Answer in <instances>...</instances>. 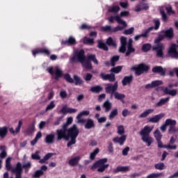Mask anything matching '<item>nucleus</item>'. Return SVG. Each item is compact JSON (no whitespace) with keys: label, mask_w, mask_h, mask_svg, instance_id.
Listing matches in <instances>:
<instances>
[{"label":"nucleus","mask_w":178,"mask_h":178,"mask_svg":"<svg viewBox=\"0 0 178 178\" xmlns=\"http://www.w3.org/2000/svg\"><path fill=\"white\" fill-rule=\"evenodd\" d=\"M72 122L73 118H68L67 119V122L63 125V128L56 131L57 140H58V141H60L62 138L69 141V138H71V140L67 144V147H72V145L76 144V138H77V136H79V128H77V125L76 124L67 129L69 125L72 124Z\"/></svg>","instance_id":"nucleus-1"},{"label":"nucleus","mask_w":178,"mask_h":178,"mask_svg":"<svg viewBox=\"0 0 178 178\" xmlns=\"http://www.w3.org/2000/svg\"><path fill=\"white\" fill-rule=\"evenodd\" d=\"M84 54L85 51L83 49L76 51L74 54V56L72 58V60H78V62L81 63L83 67L90 70L92 69V65L91 64V61L86 60V58Z\"/></svg>","instance_id":"nucleus-2"},{"label":"nucleus","mask_w":178,"mask_h":178,"mask_svg":"<svg viewBox=\"0 0 178 178\" xmlns=\"http://www.w3.org/2000/svg\"><path fill=\"white\" fill-rule=\"evenodd\" d=\"M153 129L154 127L145 126L139 132L142 141L147 144V147H151V144L154 143V138L149 136Z\"/></svg>","instance_id":"nucleus-3"},{"label":"nucleus","mask_w":178,"mask_h":178,"mask_svg":"<svg viewBox=\"0 0 178 178\" xmlns=\"http://www.w3.org/2000/svg\"><path fill=\"white\" fill-rule=\"evenodd\" d=\"M165 38V35L159 34L158 38L154 40V42L156 44L153 47V49L156 51V56L159 58H163V49H165V46L160 42L161 41H163Z\"/></svg>","instance_id":"nucleus-4"},{"label":"nucleus","mask_w":178,"mask_h":178,"mask_svg":"<svg viewBox=\"0 0 178 178\" xmlns=\"http://www.w3.org/2000/svg\"><path fill=\"white\" fill-rule=\"evenodd\" d=\"M116 20V22H118V24H121V25H118L116 27H115L114 29H113L112 31H113V33H116L117 31H122V30H124V29H126V27H127V23L126 22V21L123 20L120 16L119 15H115V16H111L108 20L110 23H113V20Z\"/></svg>","instance_id":"nucleus-5"},{"label":"nucleus","mask_w":178,"mask_h":178,"mask_svg":"<svg viewBox=\"0 0 178 178\" xmlns=\"http://www.w3.org/2000/svg\"><path fill=\"white\" fill-rule=\"evenodd\" d=\"M108 162V159H102L97 162H95L91 167V169L94 170V169H97V172L99 173H102V172H105V169L109 168V164H105Z\"/></svg>","instance_id":"nucleus-6"},{"label":"nucleus","mask_w":178,"mask_h":178,"mask_svg":"<svg viewBox=\"0 0 178 178\" xmlns=\"http://www.w3.org/2000/svg\"><path fill=\"white\" fill-rule=\"evenodd\" d=\"M12 173H15V178H22V173H23V168H22V163L18 162L15 168L11 169ZM3 178H9V173L5 172L3 174ZM13 178V177H10Z\"/></svg>","instance_id":"nucleus-7"},{"label":"nucleus","mask_w":178,"mask_h":178,"mask_svg":"<svg viewBox=\"0 0 178 178\" xmlns=\"http://www.w3.org/2000/svg\"><path fill=\"white\" fill-rule=\"evenodd\" d=\"M131 69L135 72L136 76H141L143 73L149 70V66L145 64H140L138 65L132 67Z\"/></svg>","instance_id":"nucleus-8"},{"label":"nucleus","mask_w":178,"mask_h":178,"mask_svg":"<svg viewBox=\"0 0 178 178\" xmlns=\"http://www.w3.org/2000/svg\"><path fill=\"white\" fill-rule=\"evenodd\" d=\"M106 87L105 88V92L106 94H110L111 97H113V95L118 91V88H119V84L118 81H115L113 85L106 84Z\"/></svg>","instance_id":"nucleus-9"},{"label":"nucleus","mask_w":178,"mask_h":178,"mask_svg":"<svg viewBox=\"0 0 178 178\" xmlns=\"http://www.w3.org/2000/svg\"><path fill=\"white\" fill-rule=\"evenodd\" d=\"M178 45L176 44H172L170 49L168 51V55L171 58H174L175 59H178Z\"/></svg>","instance_id":"nucleus-10"},{"label":"nucleus","mask_w":178,"mask_h":178,"mask_svg":"<svg viewBox=\"0 0 178 178\" xmlns=\"http://www.w3.org/2000/svg\"><path fill=\"white\" fill-rule=\"evenodd\" d=\"M177 139V136H173L170 138L168 145H165L164 148L166 149H177V145H175L174 143H176V140Z\"/></svg>","instance_id":"nucleus-11"},{"label":"nucleus","mask_w":178,"mask_h":178,"mask_svg":"<svg viewBox=\"0 0 178 178\" xmlns=\"http://www.w3.org/2000/svg\"><path fill=\"white\" fill-rule=\"evenodd\" d=\"M100 77L102 80H108V81L113 82L116 80L115 74H105L104 72L100 73Z\"/></svg>","instance_id":"nucleus-12"},{"label":"nucleus","mask_w":178,"mask_h":178,"mask_svg":"<svg viewBox=\"0 0 178 178\" xmlns=\"http://www.w3.org/2000/svg\"><path fill=\"white\" fill-rule=\"evenodd\" d=\"M100 77L102 80H108V81L113 82L116 80L115 74H105L104 72L100 73Z\"/></svg>","instance_id":"nucleus-13"},{"label":"nucleus","mask_w":178,"mask_h":178,"mask_svg":"<svg viewBox=\"0 0 178 178\" xmlns=\"http://www.w3.org/2000/svg\"><path fill=\"white\" fill-rule=\"evenodd\" d=\"M153 30H154V27L152 26L147 28L143 33H141L140 35L135 36L134 38L135 41H138V40H140V38H147L149 33H151V31H152Z\"/></svg>","instance_id":"nucleus-14"},{"label":"nucleus","mask_w":178,"mask_h":178,"mask_svg":"<svg viewBox=\"0 0 178 178\" xmlns=\"http://www.w3.org/2000/svg\"><path fill=\"white\" fill-rule=\"evenodd\" d=\"M121 47L119 49V52L124 54L126 52V45L127 44V38L124 36H122L120 38Z\"/></svg>","instance_id":"nucleus-15"},{"label":"nucleus","mask_w":178,"mask_h":178,"mask_svg":"<svg viewBox=\"0 0 178 178\" xmlns=\"http://www.w3.org/2000/svg\"><path fill=\"white\" fill-rule=\"evenodd\" d=\"M153 73H159L161 76H165L166 68H163L161 66H156L152 68Z\"/></svg>","instance_id":"nucleus-16"},{"label":"nucleus","mask_w":178,"mask_h":178,"mask_svg":"<svg viewBox=\"0 0 178 178\" xmlns=\"http://www.w3.org/2000/svg\"><path fill=\"white\" fill-rule=\"evenodd\" d=\"M161 90L163 91L164 94L166 95H171V97H176L177 95V90L173 89L170 90L168 88H161Z\"/></svg>","instance_id":"nucleus-17"},{"label":"nucleus","mask_w":178,"mask_h":178,"mask_svg":"<svg viewBox=\"0 0 178 178\" xmlns=\"http://www.w3.org/2000/svg\"><path fill=\"white\" fill-rule=\"evenodd\" d=\"M162 118H165V113H160L149 119V123H158Z\"/></svg>","instance_id":"nucleus-18"},{"label":"nucleus","mask_w":178,"mask_h":178,"mask_svg":"<svg viewBox=\"0 0 178 178\" xmlns=\"http://www.w3.org/2000/svg\"><path fill=\"white\" fill-rule=\"evenodd\" d=\"M126 138H127V136L122 135L121 137H115L113 139V143H116L120 144V145H123L124 144V141H126Z\"/></svg>","instance_id":"nucleus-19"},{"label":"nucleus","mask_w":178,"mask_h":178,"mask_svg":"<svg viewBox=\"0 0 178 178\" xmlns=\"http://www.w3.org/2000/svg\"><path fill=\"white\" fill-rule=\"evenodd\" d=\"M95 127V123L94 120L91 118H88L86 121L85 129L90 130V129H94Z\"/></svg>","instance_id":"nucleus-20"},{"label":"nucleus","mask_w":178,"mask_h":178,"mask_svg":"<svg viewBox=\"0 0 178 178\" xmlns=\"http://www.w3.org/2000/svg\"><path fill=\"white\" fill-rule=\"evenodd\" d=\"M54 73L56 75V80H58L60 79V77H62V76H63V71H62V70L58 66H56L54 67Z\"/></svg>","instance_id":"nucleus-21"},{"label":"nucleus","mask_w":178,"mask_h":178,"mask_svg":"<svg viewBox=\"0 0 178 178\" xmlns=\"http://www.w3.org/2000/svg\"><path fill=\"white\" fill-rule=\"evenodd\" d=\"M44 141L47 144H54L55 142V134H51L46 136Z\"/></svg>","instance_id":"nucleus-22"},{"label":"nucleus","mask_w":178,"mask_h":178,"mask_svg":"<svg viewBox=\"0 0 178 178\" xmlns=\"http://www.w3.org/2000/svg\"><path fill=\"white\" fill-rule=\"evenodd\" d=\"M162 33H164L165 38H168V40H172V38H173V28H170L165 31H163Z\"/></svg>","instance_id":"nucleus-23"},{"label":"nucleus","mask_w":178,"mask_h":178,"mask_svg":"<svg viewBox=\"0 0 178 178\" xmlns=\"http://www.w3.org/2000/svg\"><path fill=\"white\" fill-rule=\"evenodd\" d=\"M130 170L129 166H118L114 170V173H119V172H126Z\"/></svg>","instance_id":"nucleus-24"},{"label":"nucleus","mask_w":178,"mask_h":178,"mask_svg":"<svg viewBox=\"0 0 178 178\" xmlns=\"http://www.w3.org/2000/svg\"><path fill=\"white\" fill-rule=\"evenodd\" d=\"M73 79L75 86H83L84 84V81L79 75H74Z\"/></svg>","instance_id":"nucleus-25"},{"label":"nucleus","mask_w":178,"mask_h":178,"mask_svg":"<svg viewBox=\"0 0 178 178\" xmlns=\"http://www.w3.org/2000/svg\"><path fill=\"white\" fill-rule=\"evenodd\" d=\"M133 75L124 76L122 81V86H125L130 84L133 81Z\"/></svg>","instance_id":"nucleus-26"},{"label":"nucleus","mask_w":178,"mask_h":178,"mask_svg":"<svg viewBox=\"0 0 178 178\" xmlns=\"http://www.w3.org/2000/svg\"><path fill=\"white\" fill-rule=\"evenodd\" d=\"M170 99V97L162 98L156 104V106H157V108L163 106V105H166V104L169 102Z\"/></svg>","instance_id":"nucleus-27"},{"label":"nucleus","mask_w":178,"mask_h":178,"mask_svg":"<svg viewBox=\"0 0 178 178\" xmlns=\"http://www.w3.org/2000/svg\"><path fill=\"white\" fill-rule=\"evenodd\" d=\"M34 131H35V123H33L32 124L29 125L25 131V132L26 133V134H28V136H31V134H33Z\"/></svg>","instance_id":"nucleus-28"},{"label":"nucleus","mask_w":178,"mask_h":178,"mask_svg":"<svg viewBox=\"0 0 178 178\" xmlns=\"http://www.w3.org/2000/svg\"><path fill=\"white\" fill-rule=\"evenodd\" d=\"M22 124H23V122L22 120H19L15 131V129H13V128H10L9 129L10 133H11V134H15V133L17 134L18 133H20V129H22Z\"/></svg>","instance_id":"nucleus-29"},{"label":"nucleus","mask_w":178,"mask_h":178,"mask_svg":"<svg viewBox=\"0 0 178 178\" xmlns=\"http://www.w3.org/2000/svg\"><path fill=\"white\" fill-rule=\"evenodd\" d=\"M102 108L105 109V112H109L112 109V103L109 100H106L102 105Z\"/></svg>","instance_id":"nucleus-30"},{"label":"nucleus","mask_w":178,"mask_h":178,"mask_svg":"<svg viewBox=\"0 0 178 178\" xmlns=\"http://www.w3.org/2000/svg\"><path fill=\"white\" fill-rule=\"evenodd\" d=\"M37 54H45V55H49V51L47 49H39L33 51V56H35Z\"/></svg>","instance_id":"nucleus-31"},{"label":"nucleus","mask_w":178,"mask_h":178,"mask_svg":"<svg viewBox=\"0 0 178 178\" xmlns=\"http://www.w3.org/2000/svg\"><path fill=\"white\" fill-rule=\"evenodd\" d=\"M106 44L108 45L109 47H113V48H116V40H113L111 37H109L106 42Z\"/></svg>","instance_id":"nucleus-32"},{"label":"nucleus","mask_w":178,"mask_h":178,"mask_svg":"<svg viewBox=\"0 0 178 178\" xmlns=\"http://www.w3.org/2000/svg\"><path fill=\"white\" fill-rule=\"evenodd\" d=\"M54 156L53 153H48L47 154L43 159H40L39 161L40 163H47V161H48L50 158H52Z\"/></svg>","instance_id":"nucleus-33"},{"label":"nucleus","mask_w":178,"mask_h":178,"mask_svg":"<svg viewBox=\"0 0 178 178\" xmlns=\"http://www.w3.org/2000/svg\"><path fill=\"white\" fill-rule=\"evenodd\" d=\"M153 112H154V109H152V108L147 109V110L145 111L143 113H142L139 115V118H140V119L147 118L149 115V113H153Z\"/></svg>","instance_id":"nucleus-34"},{"label":"nucleus","mask_w":178,"mask_h":178,"mask_svg":"<svg viewBox=\"0 0 178 178\" xmlns=\"http://www.w3.org/2000/svg\"><path fill=\"white\" fill-rule=\"evenodd\" d=\"M163 177V172H153L146 177V178H160Z\"/></svg>","instance_id":"nucleus-35"},{"label":"nucleus","mask_w":178,"mask_h":178,"mask_svg":"<svg viewBox=\"0 0 178 178\" xmlns=\"http://www.w3.org/2000/svg\"><path fill=\"white\" fill-rule=\"evenodd\" d=\"M102 90H104V88H102V86H92L90 88V91L92 92H96L97 94L101 92V91H102Z\"/></svg>","instance_id":"nucleus-36"},{"label":"nucleus","mask_w":178,"mask_h":178,"mask_svg":"<svg viewBox=\"0 0 178 178\" xmlns=\"http://www.w3.org/2000/svg\"><path fill=\"white\" fill-rule=\"evenodd\" d=\"M6 134H8V127H0V137L1 138H5Z\"/></svg>","instance_id":"nucleus-37"},{"label":"nucleus","mask_w":178,"mask_h":178,"mask_svg":"<svg viewBox=\"0 0 178 178\" xmlns=\"http://www.w3.org/2000/svg\"><path fill=\"white\" fill-rule=\"evenodd\" d=\"M116 116H118V108H114L108 115V118L110 120H113Z\"/></svg>","instance_id":"nucleus-38"},{"label":"nucleus","mask_w":178,"mask_h":178,"mask_svg":"<svg viewBox=\"0 0 178 178\" xmlns=\"http://www.w3.org/2000/svg\"><path fill=\"white\" fill-rule=\"evenodd\" d=\"M0 151H1V152L0 153V158L1 159H3V158H6V147L5 146H1L0 147Z\"/></svg>","instance_id":"nucleus-39"},{"label":"nucleus","mask_w":178,"mask_h":178,"mask_svg":"<svg viewBox=\"0 0 178 178\" xmlns=\"http://www.w3.org/2000/svg\"><path fill=\"white\" fill-rule=\"evenodd\" d=\"M86 60H89L90 62L92 60V62L95 63V65H98V60H97L95 54H89L88 56V60L86 58Z\"/></svg>","instance_id":"nucleus-40"},{"label":"nucleus","mask_w":178,"mask_h":178,"mask_svg":"<svg viewBox=\"0 0 178 178\" xmlns=\"http://www.w3.org/2000/svg\"><path fill=\"white\" fill-rule=\"evenodd\" d=\"M64 79L67 81V83H70V84H73V83H74V79L72 78L69 74H64Z\"/></svg>","instance_id":"nucleus-41"},{"label":"nucleus","mask_w":178,"mask_h":178,"mask_svg":"<svg viewBox=\"0 0 178 178\" xmlns=\"http://www.w3.org/2000/svg\"><path fill=\"white\" fill-rule=\"evenodd\" d=\"M79 161H80V157H74L69 161V165H70V166H75V165L79 163Z\"/></svg>","instance_id":"nucleus-42"},{"label":"nucleus","mask_w":178,"mask_h":178,"mask_svg":"<svg viewBox=\"0 0 178 178\" xmlns=\"http://www.w3.org/2000/svg\"><path fill=\"white\" fill-rule=\"evenodd\" d=\"M119 59H120V56H114L111 58L110 63H111V66H113V67H114V66H115L116 62H118L119 60Z\"/></svg>","instance_id":"nucleus-43"},{"label":"nucleus","mask_w":178,"mask_h":178,"mask_svg":"<svg viewBox=\"0 0 178 178\" xmlns=\"http://www.w3.org/2000/svg\"><path fill=\"white\" fill-rule=\"evenodd\" d=\"M165 125L167 126H170V127L171 126L174 127L177 124V122H176V120H172V119H167L165 122Z\"/></svg>","instance_id":"nucleus-44"},{"label":"nucleus","mask_w":178,"mask_h":178,"mask_svg":"<svg viewBox=\"0 0 178 178\" xmlns=\"http://www.w3.org/2000/svg\"><path fill=\"white\" fill-rule=\"evenodd\" d=\"M113 95H114L116 99H120V101L124 99V98L126 97V95L122 93H119V92L118 91L115 93H114Z\"/></svg>","instance_id":"nucleus-45"},{"label":"nucleus","mask_w":178,"mask_h":178,"mask_svg":"<svg viewBox=\"0 0 178 178\" xmlns=\"http://www.w3.org/2000/svg\"><path fill=\"white\" fill-rule=\"evenodd\" d=\"M44 175V172L40 170H36L34 174L32 175L33 178H40L41 176Z\"/></svg>","instance_id":"nucleus-46"},{"label":"nucleus","mask_w":178,"mask_h":178,"mask_svg":"<svg viewBox=\"0 0 178 178\" xmlns=\"http://www.w3.org/2000/svg\"><path fill=\"white\" fill-rule=\"evenodd\" d=\"M98 47L100 48V49H104V51H108V48L106 47V44L102 42V40H99L98 42Z\"/></svg>","instance_id":"nucleus-47"},{"label":"nucleus","mask_w":178,"mask_h":178,"mask_svg":"<svg viewBox=\"0 0 178 178\" xmlns=\"http://www.w3.org/2000/svg\"><path fill=\"white\" fill-rule=\"evenodd\" d=\"M154 136L156 141L161 140V138H162V134H161V131H159V129H156L154 132Z\"/></svg>","instance_id":"nucleus-48"},{"label":"nucleus","mask_w":178,"mask_h":178,"mask_svg":"<svg viewBox=\"0 0 178 178\" xmlns=\"http://www.w3.org/2000/svg\"><path fill=\"white\" fill-rule=\"evenodd\" d=\"M117 129L118 134H119L120 136H124L123 134H124V127H123V125L118 126Z\"/></svg>","instance_id":"nucleus-49"},{"label":"nucleus","mask_w":178,"mask_h":178,"mask_svg":"<svg viewBox=\"0 0 178 178\" xmlns=\"http://www.w3.org/2000/svg\"><path fill=\"white\" fill-rule=\"evenodd\" d=\"M154 168L157 170H163V169H165V163H156L155 164Z\"/></svg>","instance_id":"nucleus-50"},{"label":"nucleus","mask_w":178,"mask_h":178,"mask_svg":"<svg viewBox=\"0 0 178 178\" xmlns=\"http://www.w3.org/2000/svg\"><path fill=\"white\" fill-rule=\"evenodd\" d=\"M153 22L155 24V26H152L153 27V30H158V29H159V26H161V21L159 20V19H153Z\"/></svg>","instance_id":"nucleus-51"},{"label":"nucleus","mask_w":178,"mask_h":178,"mask_svg":"<svg viewBox=\"0 0 178 178\" xmlns=\"http://www.w3.org/2000/svg\"><path fill=\"white\" fill-rule=\"evenodd\" d=\"M98 152H99V149L97 148L90 154V159H91V161H94V159H95V156H97Z\"/></svg>","instance_id":"nucleus-52"},{"label":"nucleus","mask_w":178,"mask_h":178,"mask_svg":"<svg viewBox=\"0 0 178 178\" xmlns=\"http://www.w3.org/2000/svg\"><path fill=\"white\" fill-rule=\"evenodd\" d=\"M120 10V7L118 6H113L111 8L108 9V12L111 13H118Z\"/></svg>","instance_id":"nucleus-53"},{"label":"nucleus","mask_w":178,"mask_h":178,"mask_svg":"<svg viewBox=\"0 0 178 178\" xmlns=\"http://www.w3.org/2000/svg\"><path fill=\"white\" fill-rule=\"evenodd\" d=\"M152 84L153 86V88H155V87L162 86V84H163V82L161 80H156V81H152Z\"/></svg>","instance_id":"nucleus-54"},{"label":"nucleus","mask_w":178,"mask_h":178,"mask_svg":"<svg viewBox=\"0 0 178 178\" xmlns=\"http://www.w3.org/2000/svg\"><path fill=\"white\" fill-rule=\"evenodd\" d=\"M40 151H36L35 154H33L31 156L32 159L38 161L40 159H41V156H40Z\"/></svg>","instance_id":"nucleus-55"},{"label":"nucleus","mask_w":178,"mask_h":178,"mask_svg":"<svg viewBox=\"0 0 178 178\" xmlns=\"http://www.w3.org/2000/svg\"><path fill=\"white\" fill-rule=\"evenodd\" d=\"M149 49H151V44H145L143 45L142 47V50L143 51V52H148V51H149Z\"/></svg>","instance_id":"nucleus-56"},{"label":"nucleus","mask_w":178,"mask_h":178,"mask_svg":"<svg viewBox=\"0 0 178 178\" xmlns=\"http://www.w3.org/2000/svg\"><path fill=\"white\" fill-rule=\"evenodd\" d=\"M64 44H70L71 45H74L76 44V39L73 37H70L68 40H66Z\"/></svg>","instance_id":"nucleus-57"},{"label":"nucleus","mask_w":178,"mask_h":178,"mask_svg":"<svg viewBox=\"0 0 178 178\" xmlns=\"http://www.w3.org/2000/svg\"><path fill=\"white\" fill-rule=\"evenodd\" d=\"M55 108V103L54 101H51L50 104L47 106L45 111L46 112H48V111H52Z\"/></svg>","instance_id":"nucleus-58"},{"label":"nucleus","mask_w":178,"mask_h":178,"mask_svg":"<svg viewBox=\"0 0 178 178\" xmlns=\"http://www.w3.org/2000/svg\"><path fill=\"white\" fill-rule=\"evenodd\" d=\"M111 72H112L113 73H120V72H122V66H118V67H113L111 70Z\"/></svg>","instance_id":"nucleus-59"},{"label":"nucleus","mask_w":178,"mask_h":178,"mask_svg":"<svg viewBox=\"0 0 178 178\" xmlns=\"http://www.w3.org/2000/svg\"><path fill=\"white\" fill-rule=\"evenodd\" d=\"M83 42L85 44H88L89 45H92V44H94V39L84 38Z\"/></svg>","instance_id":"nucleus-60"},{"label":"nucleus","mask_w":178,"mask_h":178,"mask_svg":"<svg viewBox=\"0 0 178 178\" xmlns=\"http://www.w3.org/2000/svg\"><path fill=\"white\" fill-rule=\"evenodd\" d=\"M128 50L126 52V56H129L131 52H135L136 49L133 47V46H128Z\"/></svg>","instance_id":"nucleus-61"},{"label":"nucleus","mask_w":178,"mask_h":178,"mask_svg":"<svg viewBox=\"0 0 178 178\" xmlns=\"http://www.w3.org/2000/svg\"><path fill=\"white\" fill-rule=\"evenodd\" d=\"M178 129L175 128V126H171L168 129V133L169 134H173L175 133H177Z\"/></svg>","instance_id":"nucleus-62"},{"label":"nucleus","mask_w":178,"mask_h":178,"mask_svg":"<svg viewBox=\"0 0 178 178\" xmlns=\"http://www.w3.org/2000/svg\"><path fill=\"white\" fill-rule=\"evenodd\" d=\"M161 15L163 22H168V15H166V13H165L164 10H161Z\"/></svg>","instance_id":"nucleus-63"},{"label":"nucleus","mask_w":178,"mask_h":178,"mask_svg":"<svg viewBox=\"0 0 178 178\" xmlns=\"http://www.w3.org/2000/svg\"><path fill=\"white\" fill-rule=\"evenodd\" d=\"M90 115V111H83L79 113L77 116L83 118V116H88Z\"/></svg>","instance_id":"nucleus-64"}]
</instances>
